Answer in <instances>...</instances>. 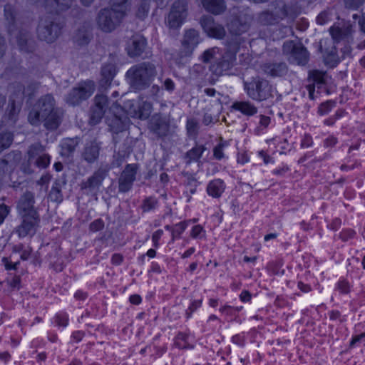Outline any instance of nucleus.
<instances>
[{
  "label": "nucleus",
  "mask_w": 365,
  "mask_h": 365,
  "mask_svg": "<svg viewBox=\"0 0 365 365\" xmlns=\"http://www.w3.org/2000/svg\"><path fill=\"white\" fill-rule=\"evenodd\" d=\"M63 116V111L56 106L54 97L51 94H46L38 98L35 108L30 111L28 120L33 125H39L42 120L47 130H54L59 127Z\"/></svg>",
  "instance_id": "nucleus-1"
},
{
  "label": "nucleus",
  "mask_w": 365,
  "mask_h": 365,
  "mask_svg": "<svg viewBox=\"0 0 365 365\" xmlns=\"http://www.w3.org/2000/svg\"><path fill=\"white\" fill-rule=\"evenodd\" d=\"M130 9L129 0H112L110 6L101 9L96 17L97 28L104 33H110L122 23Z\"/></svg>",
  "instance_id": "nucleus-2"
},
{
  "label": "nucleus",
  "mask_w": 365,
  "mask_h": 365,
  "mask_svg": "<svg viewBox=\"0 0 365 365\" xmlns=\"http://www.w3.org/2000/svg\"><path fill=\"white\" fill-rule=\"evenodd\" d=\"M237 48L228 46L225 51L217 47L205 50L201 55L203 63H210L209 70L217 76L227 74L235 66Z\"/></svg>",
  "instance_id": "nucleus-3"
},
{
  "label": "nucleus",
  "mask_w": 365,
  "mask_h": 365,
  "mask_svg": "<svg viewBox=\"0 0 365 365\" xmlns=\"http://www.w3.org/2000/svg\"><path fill=\"white\" fill-rule=\"evenodd\" d=\"M157 74L155 65L145 61L133 66L126 72V78L133 89L141 91L149 87Z\"/></svg>",
  "instance_id": "nucleus-4"
},
{
  "label": "nucleus",
  "mask_w": 365,
  "mask_h": 365,
  "mask_svg": "<svg viewBox=\"0 0 365 365\" xmlns=\"http://www.w3.org/2000/svg\"><path fill=\"white\" fill-rule=\"evenodd\" d=\"M247 95L254 101H263L272 96V86L268 81L257 77L244 83Z\"/></svg>",
  "instance_id": "nucleus-5"
},
{
  "label": "nucleus",
  "mask_w": 365,
  "mask_h": 365,
  "mask_svg": "<svg viewBox=\"0 0 365 365\" xmlns=\"http://www.w3.org/2000/svg\"><path fill=\"white\" fill-rule=\"evenodd\" d=\"M61 26L53 16L41 18L37 28L38 38L48 43L53 42L60 35Z\"/></svg>",
  "instance_id": "nucleus-6"
},
{
  "label": "nucleus",
  "mask_w": 365,
  "mask_h": 365,
  "mask_svg": "<svg viewBox=\"0 0 365 365\" xmlns=\"http://www.w3.org/2000/svg\"><path fill=\"white\" fill-rule=\"evenodd\" d=\"M106 120L110 130L115 133L123 130L129 123L123 108L116 102H113L109 107Z\"/></svg>",
  "instance_id": "nucleus-7"
},
{
  "label": "nucleus",
  "mask_w": 365,
  "mask_h": 365,
  "mask_svg": "<svg viewBox=\"0 0 365 365\" xmlns=\"http://www.w3.org/2000/svg\"><path fill=\"white\" fill-rule=\"evenodd\" d=\"M95 90V84L92 81L80 83L78 86L73 88L66 97V102L75 106L89 98Z\"/></svg>",
  "instance_id": "nucleus-8"
},
{
  "label": "nucleus",
  "mask_w": 365,
  "mask_h": 365,
  "mask_svg": "<svg viewBox=\"0 0 365 365\" xmlns=\"http://www.w3.org/2000/svg\"><path fill=\"white\" fill-rule=\"evenodd\" d=\"M187 14V2L186 0H177L172 6L168 16L170 28L177 29L183 23Z\"/></svg>",
  "instance_id": "nucleus-9"
},
{
  "label": "nucleus",
  "mask_w": 365,
  "mask_h": 365,
  "mask_svg": "<svg viewBox=\"0 0 365 365\" xmlns=\"http://www.w3.org/2000/svg\"><path fill=\"white\" fill-rule=\"evenodd\" d=\"M283 51L290 54L289 61L297 65H305L309 59V54L307 49L300 46L296 45L293 41H287L283 45Z\"/></svg>",
  "instance_id": "nucleus-10"
},
{
  "label": "nucleus",
  "mask_w": 365,
  "mask_h": 365,
  "mask_svg": "<svg viewBox=\"0 0 365 365\" xmlns=\"http://www.w3.org/2000/svg\"><path fill=\"white\" fill-rule=\"evenodd\" d=\"M110 102L104 95H97L95 97V105L91 110L90 116V123L96 125L102 119L103 116L108 113V108L110 106Z\"/></svg>",
  "instance_id": "nucleus-11"
},
{
  "label": "nucleus",
  "mask_w": 365,
  "mask_h": 365,
  "mask_svg": "<svg viewBox=\"0 0 365 365\" xmlns=\"http://www.w3.org/2000/svg\"><path fill=\"white\" fill-rule=\"evenodd\" d=\"M110 166L101 165L86 181L81 183V188L89 191L98 190L107 176Z\"/></svg>",
  "instance_id": "nucleus-12"
},
{
  "label": "nucleus",
  "mask_w": 365,
  "mask_h": 365,
  "mask_svg": "<svg viewBox=\"0 0 365 365\" xmlns=\"http://www.w3.org/2000/svg\"><path fill=\"white\" fill-rule=\"evenodd\" d=\"M138 170L136 163L128 164L118 178V190L121 192H128L135 180V175Z\"/></svg>",
  "instance_id": "nucleus-13"
},
{
  "label": "nucleus",
  "mask_w": 365,
  "mask_h": 365,
  "mask_svg": "<svg viewBox=\"0 0 365 365\" xmlns=\"http://www.w3.org/2000/svg\"><path fill=\"white\" fill-rule=\"evenodd\" d=\"M21 223L17 226L14 232L21 238L32 236L36 233L39 222L38 215H21Z\"/></svg>",
  "instance_id": "nucleus-14"
},
{
  "label": "nucleus",
  "mask_w": 365,
  "mask_h": 365,
  "mask_svg": "<svg viewBox=\"0 0 365 365\" xmlns=\"http://www.w3.org/2000/svg\"><path fill=\"white\" fill-rule=\"evenodd\" d=\"M200 23L204 31L208 36L221 39L225 36L224 27L215 22L214 19L210 16H202Z\"/></svg>",
  "instance_id": "nucleus-15"
},
{
  "label": "nucleus",
  "mask_w": 365,
  "mask_h": 365,
  "mask_svg": "<svg viewBox=\"0 0 365 365\" xmlns=\"http://www.w3.org/2000/svg\"><path fill=\"white\" fill-rule=\"evenodd\" d=\"M43 147L38 143L32 145L29 150V161L35 160V165L41 168H45L50 164V157L43 153Z\"/></svg>",
  "instance_id": "nucleus-16"
},
{
  "label": "nucleus",
  "mask_w": 365,
  "mask_h": 365,
  "mask_svg": "<svg viewBox=\"0 0 365 365\" xmlns=\"http://www.w3.org/2000/svg\"><path fill=\"white\" fill-rule=\"evenodd\" d=\"M150 128L158 137L167 136L170 131V120L166 116L155 114L150 120Z\"/></svg>",
  "instance_id": "nucleus-17"
},
{
  "label": "nucleus",
  "mask_w": 365,
  "mask_h": 365,
  "mask_svg": "<svg viewBox=\"0 0 365 365\" xmlns=\"http://www.w3.org/2000/svg\"><path fill=\"white\" fill-rule=\"evenodd\" d=\"M34 195L30 192H25L19 200L17 208L20 215H38L34 209Z\"/></svg>",
  "instance_id": "nucleus-18"
},
{
  "label": "nucleus",
  "mask_w": 365,
  "mask_h": 365,
  "mask_svg": "<svg viewBox=\"0 0 365 365\" xmlns=\"http://www.w3.org/2000/svg\"><path fill=\"white\" fill-rule=\"evenodd\" d=\"M101 149V143L96 140L86 143L81 152V158L88 164H93L98 159Z\"/></svg>",
  "instance_id": "nucleus-19"
},
{
  "label": "nucleus",
  "mask_w": 365,
  "mask_h": 365,
  "mask_svg": "<svg viewBox=\"0 0 365 365\" xmlns=\"http://www.w3.org/2000/svg\"><path fill=\"white\" fill-rule=\"evenodd\" d=\"M252 17L247 14H243L234 19L228 25L230 31L235 35H240L246 32L250 26Z\"/></svg>",
  "instance_id": "nucleus-20"
},
{
  "label": "nucleus",
  "mask_w": 365,
  "mask_h": 365,
  "mask_svg": "<svg viewBox=\"0 0 365 365\" xmlns=\"http://www.w3.org/2000/svg\"><path fill=\"white\" fill-rule=\"evenodd\" d=\"M128 107V113L133 118L139 119H147L152 110V104L150 102L145 101L140 106H135L133 103H129Z\"/></svg>",
  "instance_id": "nucleus-21"
},
{
  "label": "nucleus",
  "mask_w": 365,
  "mask_h": 365,
  "mask_svg": "<svg viewBox=\"0 0 365 365\" xmlns=\"http://www.w3.org/2000/svg\"><path fill=\"white\" fill-rule=\"evenodd\" d=\"M146 47V40L140 35H135L128 46V53L130 57L140 56Z\"/></svg>",
  "instance_id": "nucleus-22"
},
{
  "label": "nucleus",
  "mask_w": 365,
  "mask_h": 365,
  "mask_svg": "<svg viewBox=\"0 0 365 365\" xmlns=\"http://www.w3.org/2000/svg\"><path fill=\"white\" fill-rule=\"evenodd\" d=\"M75 0H43V6L50 13H58L70 8Z\"/></svg>",
  "instance_id": "nucleus-23"
},
{
  "label": "nucleus",
  "mask_w": 365,
  "mask_h": 365,
  "mask_svg": "<svg viewBox=\"0 0 365 365\" xmlns=\"http://www.w3.org/2000/svg\"><path fill=\"white\" fill-rule=\"evenodd\" d=\"M264 73L272 77L282 76L288 71L287 66L285 63H266L262 66Z\"/></svg>",
  "instance_id": "nucleus-24"
},
{
  "label": "nucleus",
  "mask_w": 365,
  "mask_h": 365,
  "mask_svg": "<svg viewBox=\"0 0 365 365\" xmlns=\"http://www.w3.org/2000/svg\"><path fill=\"white\" fill-rule=\"evenodd\" d=\"M205 10L213 15H220L227 9L225 0H201Z\"/></svg>",
  "instance_id": "nucleus-25"
},
{
  "label": "nucleus",
  "mask_w": 365,
  "mask_h": 365,
  "mask_svg": "<svg viewBox=\"0 0 365 365\" xmlns=\"http://www.w3.org/2000/svg\"><path fill=\"white\" fill-rule=\"evenodd\" d=\"M116 73L115 64L112 63H105L101 68V86L107 88L113 81Z\"/></svg>",
  "instance_id": "nucleus-26"
},
{
  "label": "nucleus",
  "mask_w": 365,
  "mask_h": 365,
  "mask_svg": "<svg viewBox=\"0 0 365 365\" xmlns=\"http://www.w3.org/2000/svg\"><path fill=\"white\" fill-rule=\"evenodd\" d=\"M199 41L198 32L195 29H190L185 32L182 44L186 52L191 53L199 43Z\"/></svg>",
  "instance_id": "nucleus-27"
},
{
  "label": "nucleus",
  "mask_w": 365,
  "mask_h": 365,
  "mask_svg": "<svg viewBox=\"0 0 365 365\" xmlns=\"http://www.w3.org/2000/svg\"><path fill=\"white\" fill-rule=\"evenodd\" d=\"M352 32V26L350 24L344 25L343 27L332 26L329 29V33L336 42L348 38Z\"/></svg>",
  "instance_id": "nucleus-28"
},
{
  "label": "nucleus",
  "mask_w": 365,
  "mask_h": 365,
  "mask_svg": "<svg viewBox=\"0 0 365 365\" xmlns=\"http://www.w3.org/2000/svg\"><path fill=\"white\" fill-rule=\"evenodd\" d=\"M286 15L284 9V6L280 11H275L274 12L264 11L259 16L258 21L262 24H272L279 19L283 18Z\"/></svg>",
  "instance_id": "nucleus-29"
},
{
  "label": "nucleus",
  "mask_w": 365,
  "mask_h": 365,
  "mask_svg": "<svg viewBox=\"0 0 365 365\" xmlns=\"http://www.w3.org/2000/svg\"><path fill=\"white\" fill-rule=\"evenodd\" d=\"M232 108L243 115L252 116L257 113V108L249 101H235Z\"/></svg>",
  "instance_id": "nucleus-30"
},
{
  "label": "nucleus",
  "mask_w": 365,
  "mask_h": 365,
  "mask_svg": "<svg viewBox=\"0 0 365 365\" xmlns=\"http://www.w3.org/2000/svg\"><path fill=\"white\" fill-rule=\"evenodd\" d=\"M225 189L223 180L215 179L209 182L207 187V192L209 195L213 197H220Z\"/></svg>",
  "instance_id": "nucleus-31"
},
{
  "label": "nucleus",
  "mask_w": 365,
  "mask_h": 365,
  "mask_svg": "<svg viewBox=\"0 0 365 365\" xmlns=\"http://www.w3.org/2000/svg\"><path fill=\"white\" fill-rule=\"evenodd\" d=\"M79 143L78 138H66L64 139L61 144V154L63 156H70L76 150Z\"/></svg>",
  "instance_id": "nucleus-32"
},
{
  "label": "nucleus",
  "mask_w": 365,
  "mask_h": 365,
  "mask_svg": "<svg viewBox=\"0 0 365 365\" xmlns=\"http://www.w3.org/2000/svg\"><path fill=\"white\" fill-rule=\"evenodd\" d=\"M205 150V148L203 145H196L195 147L192 148L186 153V163L189 164L192 161L198 160L202 156V154Z\"/></svg>",
  "instance_id": "nucleus-33"
},
{
  "label": "nucleus",
  "mask_w": 365,
  "mask_h": 365,
  "mask_svg": "<svg viewBox=\"0 0 365 365\" xmlns=\"http://www.w3.org/2000/svg\"><path fill=\"white\" fill-rule=\"evenodd\" d=\"M15 35L19 48L24 51H29L27 46L30 41L29 32L27 31H19L18 34Z\"/></svg>",
  "instance_id": "nucleus-34"
},
{
  "label": "nucleus",
  "mask_w": 365,
  "mask_h": 365,
  "mask_svg": "<svg viewBox=\"0 0 365 365\" xmlns=\"http://www.w3.org/2000/svg\"><path fill=\"white\" fill-rule=\"evenodd\" d=\"M49 199L57 203H60L63 200V195L61 193V185L60 182H54L52 188L48 195Z\"/></svg>",
  "instance_id": "nucleus-35"
},
{
  "label": "nucleus",
  "mask_w": 365,
  "mask_h": 365,
  "mask_svg": "<svg viewBox=\"0 0 365 365\" xmlns=\"http://www.w3.org/2000/svg\"><path fill=\"white\" fill-rule=\"evenodd\" d=\"M138 9L136 16L139 19H144L148 14L150 0H136Z\"/></svg>",
  "instance_id": "nucleus-36"
},
{
  "label": "nucleus",
  "mask_w": 365,
  "mask_h": 365,
  "mask_svg": "<svg viewBox=\"0 0 365 365\" xmlns=\"http://www.w3.org/2000/svg\"><path fill=\"white\" fill-rule=\"evenodd\" d=\"M4 14L8 23V30L11 35L14 34V26L15 23V16L11 6L7 5L4 8Z\"/></svg>",
  "instance_id": "nucleus-37"
},
{
  "label": "nucleus",
  "mask_w": 365,
  "mask_h": 365,
  "mask_svg": "<svg viewBox=\"0 0 365 365\" xmlns=\"http://www.w3.org/2000/svg\"><path fill=\"white\" fill-rule=\"evenodd\" d=\"M186 130L187 135L191 137H196L199 130L198 121L193 118H188L186 123Z\"/></svg>",
  "instance_id": "nucleus-38"
},
{
  "label": "nucleus",
  "mask_w": 365,
  "mask_h": 365,
  "mask_svg": "<svg viewBox=\"0 0 365 365\" xmlns=\"http://www.w3.org/2000/svg\"><path fill=\"white\" fill-rule=\"evenodd\" d=\"M14 137L12 133L9 132L0 134V153L8 148L12 143Z\"/></svg>",
  "instance_id": "nucleus-39"
},
{
  "label": "nucleus",
  "mask_w": 365,
  "mask_h": 365,
  "mask_svg": "<svg viewBox=\"0 0 365 365\" xmlns=\"http://www.w3.org/2000/svg\"><path fill=\"white\" fill-rule=\"evenodd\" d=\"M309 78L312 79L314 83L323 84L325 83L326 73L314 70L309 72Z\"/></svg>",
  "instance_id": "nucleus-40"
},
{
  "label": "nucleus",
  "mask_w": 365,
  "mask_h": 365,
  "mask_svg": "<svg viewBox=\"0 0 365 365\" xmlns=\"http://www.w3.org/2000/svg\"><path fill=\"white\" fill-rule=\"evenodd\" d=\"M158 205V200L152 197L145 198L142 204L143 212H148L154 210Z\"/></svg>",
  "instance_id": "nucleus-41"
},
{
  "label": "nucleus",
  "mask_w": 365,
  "mask_h": 365,
  "mask_svg": "<svg viewBox=\"0 0 365 365\" xmlns=\"http://www.w3.org/2000/svg\"><path fill=\"white\" fill-rule=\"evenodd\" d=\"M186 222H181L175 225V227L172 230V240L174 241L175 237H180V235L185 231L187 227Z\"/></svg>",
  "instance_id": "nucleus-42"
},
{
  "label": "nucleus",
  "mask_w": 365,
  "mask_h": 365,
  "mask_svg": "<svg viewBox=\"0 0 365 365\" xmlns=\"http://www.w3.org/2000/svg\"><path fill=\"white\" fill-rule=\"evenodd\" d=\"M187 336L185 334H179L176 337L175 340V346L180 349H185L188 347L187 342Z\"/></svg>",
  "instance_id": "nucleus-43"
},
{
  "label": "nucleus",
  "mask_w": 365,
  "mask_h": 365,
  "mask_svg": "<svg viewBox=\"0 0 365 365\" xmlns=\"http://www.w3.org/2000/svg\"><path fill=\"white\" fill-rule=\"evenodd\" d=\"M14 163L8 159H2L0 160V174L9 171V168H12Z\"/></svg>",
  "instance_id": "nucleus-44"
},
{
  "label": "nucleus",
  "mask_w": 365,
  "mask_h": 365,
  "mask_svg": "<svg viewBox=\"0 0 365 365\" xmlns=\"http://www.w3.org/2000/svg\"><path fill=\"white\" fill-rule=\"evenodd\" d=\"M7 284L12 289H19L21 287V278L19 276H14L11 280H7Z\"/></svg>",
  "instance_id": "nucleus-45"
},
{
  "label": "nucleus",
  "mask_w": 365,
  "mask_h": 365,
  "mask_svg": "<svg viewBox=\"0 0 365 365\" xmlns=\"http://www.w3.org/2000/svg\"><path fill=\"white\" fill-rule=\"evenodd\" d=\"M10 212V207L4 203H0V225L4 222Z\"/></svg>",
  "instance_id": "nucleus-46"
},
{
  "label": "nucleus",
  "mask_w": 365,
  "mask_h": 365,
  "mask_svg": "<svg viewBox=\"0 0 365 365\" xmlns=\"http://www.w3.org/2000/svg\"><path fill=\"white\" fill-rule=\"evenodd\" d=\"M104 227V222L101 219L94 220L90 225V230L93 232L101 230Z\"/></svg>",
  "instance_id": "nucleus-47"
},
{
  "label": "nucleus",
  "mask_w": 365,
  "mask_h": 365,
  "mask_svg": "<svg viewBox=\"0 0 365 365\" xmlns=\"http://www.w3.org/2000/svg\"><path fill=\"white\" fill-rule=\"evenodd\" d=\"M68 316L65 314H58L56 317V322L58 325L66 327L68 324Z\"/></svg>",
  "instance_id": "nucleus-48"
},
{
  "label": "nucleus",
  "mask_w": 365,
  "mask_h": 365,
  "mask_svg": "<svg viewBox=\"0 0 365 365\" xmlns=\"http://www.w3.org/2000/svg\"><path fill=\"white\" fill-rule=\"evenodd\" d=\"M213 155L217 160H221L224 157L223 145L222 144H219L214 148Z\"/></svg>",
  "instance_id": "nucleus-49"
},
{
  "label": "nucleus",
  "mask_w": 365,
  "mask_h": 365,
  "mask_svg": "<svg viewBox=\"0 0 365 365\" xmlns=\"http://www.w3.org/2000/svg\"><path fill=\"white\" fill-rule=\"evenodd\" d=\"M163 234V231L162 230H158L155 231L152 235V240L153 242V246L155 247H158L159 246V240Z\"/></svg>",
  "instance_id": "nucleus-50"
},
{
  "label": "nucleus",
  "mask_w": 365,
  "mask_h": 365,
  "mask_svg": "<svg viewBox=\"0 0 365 365\" xmlns=\"http://www.w3.org/2000/svg\"><path fill=\"white\" fill-rule=\"evenodd\" d=\"M124 161V158L120 153L113 155V160L112 162L113 167H120Z\"/></svg>",
  "instance_id": "nucleus-51"
},
{
  "label": "nucleus",
  "mask_w": 365,
  "mask_h": 365,
  "mask_svg": "<svg viewBox=\"0 0 365 365\" xmlns=\"http://www.w3.org/2000/svg\"><path fill=\"white\" fill-rule=\"evenodd\" d=\"M337 289L344 294H346L349 291V283L346 281H340L337 284Z\"/></svg>",
  "instance_id": "nucleus-52"
},
{
  "label": "nucleus",
  "mask_w": 365,
  "mask_h": 365,
  "mask_svg": "<svg viewBox=\"0 0 365 365\" xmlns=\"http://www.w3.org/2000/svg\"><path fill=\"white\" fill-rule=\"evenodd\" d=\"M201 304H202V300H196V301H193L190 306L188 308V311L189 312H187V317H190L191 314L195 311L196 310L198 307H200L201 306Z\"/></svg>",
  "instance_id": "nucleus-53"
},
{
  "label": "nucleus",
  "mask_w": 365,
  "mask_h": 365,
  "mask_svg": "<svg viewBox=\"0 0 365 365\" xmlns=\"http://www.w3.org/2000/svg\"><path fill=\"white\" fill-rule=\"evenodd\" d=\"M163 87L165 90L169 92H172L174 91L175 86L173 81L170 78H166L163 82Z\"/></svg>",
  "instance_id": "nucleus-54"
},
{
  "label": "nucleus",
  "mask_w": 365,
  "mask_h": 365,
  "mask_svg": "<svg viewBox=\"0 0 365 365\" xmlns=\"http://www.w3.org/2000/svg\"><path fill=\"white\" fill-rule=\"evenodd\" d=\"M331 103L329 102L322 103L319 108V113L320 115H324L331 110Z\"/></svg>",
  "instance_id": "nucleus-55"
},
{
  "label": "nucleus",
  "mask_w": 365,
  "mask_h": 365,
  "mask_svg": "<svg viewBox=\"0 0 365 365\" xmlns=\"http://www.w3.org/2000/svg\"><path fill=\"white\" fill-rule=\"evenodd\" d=\"M2 262H4L5 268L7 270L16 269L19 263V262L12 263L11 262H9V260L6 257H4L2 259Z\"/></svg>",
  "instance_id": "nucleus-56"
},
{
  "label": "nucleus",
  "mask_w": 365,
  "mask_h": 365,
  "mask_svg": "<svg viewBox=\"0 0 365 365\" xmlns=\"http://www.w3.org/2000/svg\"><path fill=\"white\" fill-rule=\"evenodd\" d=\"M365 0H346V3L351 7L357 8L364 3Z\"/></svg>",
  "instance_id": "nucleus-57"
},
{
  "label": "nucleus",
  "mask_w": 365,
  "mask_h": 365,
  "mask_svg": "<svg viewBox=\"0 0 365 365\" xmlns=\"http://www.w3.org/2000/svg\"><path fill=\"white\" fill-rule=\"evenodd\" d=\"M202 231V227L200 225H195L192 227L190 235L193 238H197Z\"/></svg>",
  "instance_id": "nucleus-58"
},
{
  "label": "nucleus",
  "mask_w": 365,
  "mask_h": 365,
  "mask_svg": "<svg viewBox=\"0 0 365 365\" xmlns=\"http://www.w3.org/2000/svg\"><path fill=\"white\" fill-rule=\"evenodd\" d=\"M354 235L355 232L353 230H346L340 234V237L345 241L349 238H352Z\"/></svg>",
  "instance_id": "nucleus-59"
},
{
  "label": "nucleus",
  "mask_w": 365,
  "mask_h": 365,
  "mask_svg": "<svg viewBox=\"0 0 365 365\" xmlns=\"http://www.w3.org/2000/svg\"><path fill=\"white\" fill-rule=\"evenodd\" d=\"M240 300L243 302H247L251 299V294L247 290H244L240 295Z\"/></svg>",
  "instance_id": "nucleus-60"
},
{
  "label": "nucleus",
  "mask_w": 365,
  "mask_h": 365,
  "mask_svg": "<svg viewBox=\"0 0 365 365\" xmlns=\"http://www.w3.org/2000/svg\"><path fill=\"white\" fill-rule=\"evenodd\" d=\"M337 143V139L334 136L327 138L324 141V145L326 147H332Z\"/></svg>",
  "instance_id": "nucleus-61"
},
{
  "label": "nucleus",
  "mask_w": 365,
  "mask_h": 365,
  "mask_svg": "<svg viewBox=\"0 0 365 365\" xmlns=\"http://www.w3.org/2000/svg\"><path fill=\"white\" fill-rule=\"evenodd\" d=\"M270 123L269 117L260 115L259 125L264 128H267Z\"/></svg>",
  "instance_id": "nucleus-62"
},
{
  "label": "nucleus",
  "mask_w": 365,
  "mask_h": 365,
  "mask_svg": "<svg viewBox=\"0 0 365 365\" xmlns=\"http://www.w3.org/2000/svg\"><path fill=\"white\" fill-rule=\"evenodd\" d=\"M111 261L113 264H120L123 261V256L120 254H114L112 256Z\"/></svg>",
  "instance_id": "nucleus-63"
},
{
  "label": "nucleus",
  "mask_w": 365,
  "mask_h": 365,
  "mask_svg": "<svg viewBox=\"0 0 365 365\" xmlns=\"http://www.w3.org/2000/svg\"><path fill=\"white\" fill-rule=\"evenodd\" d=\"M312 143V139L311 136L309 135H305L304 138L302 141L301 145L303 148H308L309 147Z\"/></svg>",
  "instance_id": "nucleus-64"
}]
</instances>
